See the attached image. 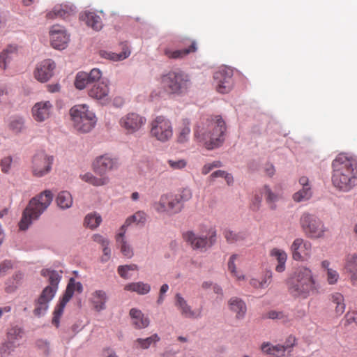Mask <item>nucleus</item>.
Instances as JSON below:
<instances>
[{"instance_id":"1","label":"nucleus","mask_w":357,"mask_h":357,"mask_svg":"<svg viewBox=\"0 0 357 357\" xmlns=\"http://www.w3.org/2000/svg\"><path fill=\"white\" fill-rule=\"evenodd\" d=\"M333 185L343 191H349L357 184L356 160L344 153H340L332 163Z\"/></svg>"},{"instance_id":"2","label":"nucleus","mask_w":357,"mask_h":357,"mask_svg":"<svg viewBox=\"0 0 357 357\" xmlns=\"http://www.w3.org/2000/svg\"><path fill=\"white\" fill-rule=\"evenodd\" d=\"M286 284L289 294L295 299H306L317 290L312 270L303 266L289 275Z\"/></svg>"},{"instance_id":"3","label":"nucleus","mask_w":357,"mask_h":357,"mask_svg":"<svg viewBox=\"0 0 357 357\" xmlns=\"http://www.w3.org/2000/svg\"><path fill=\"white\" fill-rule=\"evenodd\" d=\"M118 167L119 162L116 158L105 154L97 157L92 164L93 171L100 177H97L91 172H86L80 174L79 178L83 181L95 187L107 185L109 183L110 178L106 175V173L117 169Z\"/></svg>"},{"instance_id":"4","label":"nucleus","mask_w":357,"mask_h":357,"mask_svg":"<svg viewBox=\"0 0 357 357\" xmlns=\"http://www.w3.org/2000/svg\"><path fill=\"white\" fill-rule=\"evenodd\" d=\"M53 195L50 190H45L38 195L33 197L23 211L22 219L19 223L21 230H26L40 215L49 207L52 203Z\"/></svg>"},{"instance_id":"5","label":"nucleus","mask_w":357,"mask_h":357,"mask_svg":"<svg viewBox=\"0 0 357 357\" xmlns=\"http://www.w3.org/2000/svg\"><path fill=\"white\" fill-rule=\"evenodd\" d=\"M160 85L167 94L180 96L188 91L191 81L188 74L176 68L161 76Z\"/></svg>"},{"instance_id":"6","label":"nucleus","mask_w":357,"mask_h":357,"mask_svg":"<svg viewBox=\"0 0 357 357\" xmlns=\"http://www.w3.org/2000/svg\"><path fill=\"white\" fill-rule=\"evenodd\" d=\"M208 132H203L197 126L195 130L194 137L198 141L203 142L207 149H213L219 146L223 142V135L226 130L224 120L220 116H215L208 126Z\"/></svg>"},{"instance_id":"7","label":"nucleus","mask_w":357,"mask_h":357,"mask_svg":"<svg viewBox=\"0 0 357 357\" xmlns=\"http://www.w3.org/2000/svg\"><path fill=\"white\" fill-rule=\"evenodd\" d=\"M62 271L59 272L51 269H43L41 275L48 278L50 283V286L46 287L42 291L40 296L35 303L33 313L37 317L43 315L47 308L49 302L54 298L57 291L58 284L61 278Z\"/></svg>"},{"instance_id":"8","label":"nucleus","mask_w":357,"mask_h":357,"mask_svg":"<svg viewBox=\"0 0 357 357\" xmlns=\"http://www.w3.org/2000/svg\"><path fill=\"white\" fill-rule=\"evenodd\" d=\"M70 115L73 127L81 132H90L97 121L94 112L86 104L74 105L70 109Z\"/></svg>"},{"instance_id":"9","label":"nucleus","mask_w":357,"mask_h":357,"mask_svg":"<svg viewBox=\"0 0 357 357\" xmlns=\"http://www.w3.org/2000/svg\"><path fill=\"white\" fill-rule=\"evenodd\" d=\"M300 225L303 233L310 238H323L327 230L319 218L307 212L301 215Z\"/></svg>"},{"instance_id":"10","label":"nucleus","mask_w":357,"mask_h":357,"mask_svg":"<svg viewBox=\"0 0 357 357\" xmlns=\"http://www.w3.org/2000/svg\"><path fill=\"white\" fill-rule=\"evenodd\" d=\"M234 71L231 68H220L213 75L214 85L220 93H229L234 86Z\"/></svg>"},{"instance_id":"11","label":"nucleus","mask_w":357,"mask_h":357,"mask_svg":"<svg viewBox=\"0 0 357 357\" xmlns=\"http://www.w3.org/2000/svg\"><path fill=\"white\" fill-rule=\"evenodd\" d=\"M54 158L44 151L36 153L32 159L31 172L36 177H43L52 169Z\"/></svg>"},{"instance_id":"12","label":"nucleus","mask_w":357,"mask_h":357,"mask_svg":"<svg viewBox=\"0 0 357 357\" xmlns=\"http://www.w3.org/2000/svg\"><path fill=\"white\" fill-rule=\"evenodd\" d=\"M183 238L194 250H206L211 247L216 241V232L213 231L208 237L198 236L192 231H187L183 234Z\"/></svg>"},{"instance_id":"13","label":"nucleus","mask_w":357,"mask_h":357,"mask_svg":"<svg viewBox=\"0 0 357 357\" xmlns=\"http://www.w3.org/2000/svg\"><path fill=\"white\" fill-rule=\"evenodd\" d=\"M146 119L139 114L131 112L122 116L119 124L127 134H133L141 129L145 124Z\"/></svg>"},{"instance_id":"14","label":"nucleus","mask_w":357,"mask_h":357,"mask_svg":"<svg viewBox=\"0 0 357 357\" xmlns=\"http://www.w3.org/2000/svg\"><path fill=\"white\" fill-rule=\"evenodd\" d=\"M290 250L295 261H303L311 255L312 243L302 238H297L293 241Z\"/></svg>"},{"instance_id":"15","label":"nucleus","mask_w":357,"mask_h":357,"mask_svg":"<svg viewBox=\"0 0 357 357\" xmlns=\"http://www.w3.org/2000/svg\"><path fill=\"white\" fill-rule=\"evenodd\" d=\"M158 211L166 212L169 215H174L181 212L182 207L175 195L167 193L160 197L158 204Z\"/></svg>"},{"instance_id":"16","label":"nucleus","mask_w":357,"mask_h":357,"mask_svg":"<svg viewBox=\"0 0 357 357\" xmlns=\"http://www.w3.org/2000/svg\"><path fill=\"white\" fill-rule=\"evenodd\" d=\"M54 111L53 104L49 100L36 102L31 109L33 119L37 122H44L49 119Z\"/></svg>"},{"instance_id":"17","label":"nucleus","mask_w":357,"mask_h":357,"mask_svg":"<svg viewBox=\"0 0 357 357\" xmlns=\"http://www.w3.org/2000/svg\"><path fill=\"white\" fill-rule=\"evenodd\" d=\"M56 64L52 59H45L39 63L34 70V77L40 82H47L54 75Z\"/></svg>"},{"instance_id":"18","label":"nucleus","mask_w":357,"mask_h":357,"mask_svg":"<svg viewBox=\"0 0 357 357\" xmlns=\"http://www.w3.org/2000/svg\"><path fill=\"white\" fill-rule=\"evenodd\" d=\"M51 45L54 49L63 50L67 47L69 36L59 25H53L50 31Z\"/></svg>"},{"instance_id":"19","label":"nucleus","mask_w":357,"mask_h":357,"mask_svg":"<svg viewBox=\"0 0 357 357\" xmlns=\"http://www.w3.org/2000/svg\"><path fill=\"white\" fill-rule=\"evenodd\" d=\"M89 96L102 103L109 100V88L107 82H101L92 86L88 91Z\"/></svg>"},{"instance_id":"20","label":"nucleus","mask_w":357,"mask_h":357,"mask_svg":"<svg viewBox=\"0 0 357 357\" xmlns=\"http://www.w3.org/2000/svg\"><path fill=\"white\" fill-rule=\"evenodd\" d=\"M175 306L181 315L185 318L197 319L201 316V310H193L180 294H176L175 296Z\"/></svg>"},{"instance_id":"21","label":"nucleus","mask_w":357,"mask_h":357,"mask_svg":"<svg viewBox=\"0 0 357 357\" xmlns=\"http://www.w3.org/2000/svg\"><path fill=\"white\" fill-rule=\"evenodd\" d=\"M173 128L171 121L165 116H158V140L165 142L172 138Z\"/></svg>"},{"instance_id":"22","label":"nucleus","mask_w":357,"mask_h":357,"mask_svg":"<svg viewBox=\"0 0 357 357\" xmlns=\"http://www.w3.org/2000/svg\"><path fill=\"white\" fill-rule=\"evenodd\" d=\"M229 310L235 314L237 319H243L247 312V306L245 303L240 298L231 297L228 301Z\"/></svg>"},{"instance_id":"23","label":"nucleus","mask_w":357,"mask_h":357,"mask_svg":"<svg viewBox=\"0 0 357 357\" xmlns=\"http://www.w3.org/2000/svg\"><path fill=\"white\" fill-rule=\"evenodd\" d=\"M121 45L122 51L119 54L108 50H100L99 55L100 57L112 61H123L130 55V50L126 43H122Z\"/></svg>"},{"instance_id":"24","label":"nucleus","mask_w":357,"mask_h":357,"mask_svg":"<svg viewBox=\"0 0 357 357\" xmlns=\"http://www.w3.org/2000/svg\"><path fill=\"white\" fill-rule=\"evenodd\" d=\"M18 52L17 45H8L0 53V68L5 70L7 65L10 62L13 57Z\"/></svg>"},{"instance_id":"25","label":"nucleus","mask_w":357,"mask_h":357,"mask_svg":"<svg viewBox=\"0 0 357 357\" xmlns=\"http://www.w3.org/2000/svg\"><path fill=\"white\" fill-rule=\"evenodd\" d=\"M197 50V43L195 40H192L188 48L176 50L166 49L165 50V54L169 59H182L190 53L195 52Z\"/></svg>"},{"instance_id":"26","label":"nucleus","mask_w":357,"mask_h":357,"mask_svg":"<svg viewBox=\"0 0 357 357\" xmlns=\"http://www.w3.org/2000/svg\"><path fill=\"white\" fill-rule=\"evenodd\" d=\"M197 50V43L195 40H192L188 48L176 50L166 49L165 50V54L169 59H182L190 53L195 52Z\"/></svg>"},{"instance_id":"27","label":"nucleus","mask_w":357,"mask_h":357,"mask_svg":"<svg viewBox=\"0 0 357 357\" xmlns=\"http://www.w3.org/2000/svg\"><path fill=\"white\" fill-rule=\"evenodd\" d=\"M107 296L106 293L102 290H96L92 294L90 301L93 305L94 310L100 312L106 308V302Z\"/></svg>"},{"instance_id":"28","label":"nucleus","mask_w":357,"mask_h":357,"mask_svg":"<svg viewBox=\"0 0 357 357\" xmlns=\"http://www.w3.org/2000/svg\"><path fill=\"white\" fill-rule=\"evenodd\" d=\"M270 255L278 262L275 266V271L278 273L284 272L286 268L285 264L287 259V253L281 249L273 248L271 250Z\"/></svg>"},{"instance_id":"29","label":"nucleus","mask_w":357,"mask_h":357,"mask_svg":"<svg viewBox=\"0 0 357 357\" xmlns=\"http://www.w3.org/2000/svg\"><path fill=\"white\" fill-rule=\"evenodd\" d=\"M261 193L265 197L266 201L271 210L276 209L277 202L281 197L282 195L280 192H273L269 186L265 185L261 189Z\"/></svg>"},{"instance_id":"30","label":"nucleus","mask_w":357,"mask_h":357,"mask_svg":"<svg viewBox=\"0 0 357 357\" xmlns=\"http://www.w3.org/2000/svg\"><path fill=\"white\" fill-rule=\"evenodd\" d=\"M344 268L350 273L351 280L354 284L357 282V254H349L347 256Z\"/></svg>"},{"instance_id":"31","label":"nucleus","mask_w":357,"mask_h":357,"mask_svg":"<svg viewBox=\"0 0 357 357\" xmlns=\"http://www.w3.org/2000/svg\"><path fill=\"white\" fill-rule=\"evenodd\" d=\"M261 349L263 353L274 357H282L286 352L282 344L273 345L269 342H264L261 346Z\"/></svg>"},{"instance_id":"32","label":"nucleus","mask_w":357,"mask_h":357,"mask_svg":"<svg viewBox=\"0 0 357 357\" xmlns=\"http://www.w3.org/2000/svg\"><path fill=\"white\" fill-rule=\"evenodd\" d=\"M132 324L137 328H144L149 324V320L142 313L140 310L132 308L130 311Z\"/></svg>"},{"instance_id":"33","label":"nucleus","mask_w":357,"mask_h":357,"mask_svg":"<svg viewBox=\"0 0 357 357\" xmlns=\"http://www.w3.org/2000/svg\"><path fill=\"white\" fill-rule=\"evenodd\" d=\"M190 122L188 119L182 120L180 126L178 128L177 142L181 144L187 142L189 140L190 135Z\"/></svg>"},{"instance_id":"34","label":"nucleus","mask_w":357,"mask_h":357,"mask_svg":"<svg viewBox=\"0 0 357 357\" xmlns=\"http://www.w3.org/2000/svg\"><path fill=\"white\" fill-rule=\"evenodd\" d=\"M238 258L239 255L237 254H233L231 255L227 263L228 271L237 281H243L245 280V276L241 271L237 270L236 265L235 264L236 261Z\"/></svg>"},{"instance_id":"35","label":"nucleus","mask_w":357,"mask_h":357,"mask_svg":"<svg viewBox=\"0 0 357 357\" xmlns=\"http://www.w3.org/2000/svg\"><path fill=\"white\" fill-rule=\"evenodd\" d=\"M125 232V230H121L116 236V241L118 245L120 247L121 253L126 257L131 258L133 256V251L130 245H128L123 238Z\"/></svg>"},{"instance_id":"36","label":"nucleus","mask_w":357,"mask_h":357,"mask_svg":"<svg viewBox=\"0 0 357 357\" xmlns=\"http://www.w3.org/2000/svg\"><path fill=\"white\" fill-rule=\"evenodd\" d=\"M146 214L142 211L136 212L134 215L128 217L125 223L121 227V230H125L127 227L130 225L132 223H135L136 225H144L147 220Z\"/></svg>"},{"instance_id":"37","label":"nucleus","mask_w":357,"mask_h":357,"mask_svg":"<svg viewBox=\"0 0 357 357\" xmlns=\"http://www.w3.org/2000/svg\"><path fill=\"white\" fill-rule=\"evenodd\" d=\"M56 202L60 208L67 209L72 206L73 200L69 192L61 191L58 194L56 198Z\"/></svg>"},{"instance_id":"38","label":"nucleus","mask_w":357,"mask_h":357,"mask_svg":"<svg viewBox=\"0 0 357 357\" xmlns=\"http://www.w3.org/2000/svg\"><path fill=\"white\" fill-rule=\"evenodd\" d=\"M331 302L335 305V311L337 315H341L345 310L344 298L342 294L335 292L330 296Z\"/></svg>"},{"instance_id":"39","label":"nucleus","mask_w":357,"mask_h":357,"mask_svg":"<svg viewBox=\"0 0 357 357\" xmlns=\"http://www.w3.org/2000/svg\"><path fill=\"white\" fill-rule=\"evenodd\" d=\"M24 119L21 116L12 117L8 123V128L15 134L22 132L25 130Z\"/></svg>"},{"instance_id":"40","label":"nucleus","mask_w":357,"mask_h":357,"mask_svg":"<svg viewBox=\"0 0 357 357\" xmlns=\"http://www.w3.org/2000/svg\"><path fill=\"white\" fill-rule=\"evenodd\" d=\"M125 290L137 292L139 294H146L149 292L151 287L149 284L139 282H132L125 286Z\"/></svg>"},{"instance_id":"41","label":"nucleus","mask_w":357,"mask_h":357,"mask_svg":"<svg viewBox=\"0 0 357 357\" xmlns=\"http://www.w3.org/2000/svg\"><path fill=\"white\" fill-rule=\"evenodd\" d=\"M69 296L68 294L66 297H62L58 305L56 307L54 311V317L52 319V324H54L56 327L59 326V318L62 315L63 312L64 307L66 303L69 301Z\"/></svg>"},{"instance_id":"42","label":"nucleus","mask_w":357,"mask_h":357,"mask_svg":"<svg viewBox=\"0 0 357 357\" xmlns=\"http://www.w3.org/2000/svg\"><path fill=\"white\" fill-rule=\"evenodd\" d=\"M86 23L96 31H99L102 27L101 18L94 13H88L86 14Z\"/></svg>"},{"instance_id":"43","label":"nucleus","mask_w":357,"mask_h":357,"mask_svg":"<svg viewBox=\"0 0 357 357\" xmlns=\"http://www.w3.org/2000/svg\"><path fill=\"white\" fill-rule=\"evenodd\" d=\"M22 333L23 332L21 328L12 326L8 330L6 340H9L10 342L18 344L19 340L22 338Z\"/></svg>"},{"instance_id":"44","label":"nucleus","mask_w":357,"mask_h":357,"mask_svg":"<svg viewBox=\"0 0 357 357\" xmlns=\"http://www.w3.org/2000/svg\"><path fill=\"white\" fill-rule=\"evenodd\" d=\"M224 236L229 243H234L243 241L245 238V234L243 232H235L229 229L224 231Z\"/></svg>"},{"instance_id":"45","label":"nucleus","mask_w":357,"mask_h":357,"mask_svg":"<svg viewBox=\"0 0 357 357\" xmlns=\"http://www.w3.org/2000/svg\"><path fill=\"white\" fill-rule=\"evenodd\" d=\"M91 83L88 73L86 72H79L75 77V86L77 89H84L88 84Z\"/></svg>"},{"instance_id":"46","label":"nucleus","mask_w":357,"mask_h":357,"mask_svg":"<svg viewBox=\"0 0 357 357\" xmlns=\"http://www.w3.org/2000/svg\"><path fill=\"white\" fill-rule=\"evenodd\" d=\"M101 221L102 218L100 215L96 213H90L86 216L84 225L91 229H95L99 226Z\"/></svg>"},{"instance_id":"47","label":"nucleus","mask_w":357,"mask_h":357,"mask_svg":"<svg viewBox=\"0 0 357 357\" xmlns=\"http://www.w3.org/2000/svg\"><path fill=\"white\" fill-rule=\"evenodd\" d=\"M312 196V191L310 187H303L298 192L293 195V199L295 202H301L308 200Z\"/></svg>"},{"instance_id":"48","label":"nucleus","mask_w":357,"mask_h":357,"mask_svg":"<svg viewBox=\"0 0 357 357\" xmlns=\"http://www.w3.org/2000/svg\"><path fill=\"white\" fill-rule=\"evenodd\" d=\"M175 196L179 202V204L181 205L183 209L184 203L192 198V193L190 189L185 188H183L178 194H176Z\"/></svg>"},{"instance_id":"49","label":"nucleus","mask_w":357,"mask_h":357,"mask_svg":"<svg viewBox=\"0 0 357 357\" xmlns=\"http://www.w3.org/2000/svg\"><path fill=\"white\" fill-rule=\"evenodd\" d=\"M18 344H15L13 342H10L9 340H6V341L2 343L0 347V354L2 357L8 356L13 352L15 349L17 347Z\"/></svg>"},{"instance_id":"50","label":"nucleus","mask_w":357,"mask_h":357,"mask_svg":"<svg viewBox=\"0 0 357 357\" xmlns=\"http://www.w3.org/2000/svg\"><path fill=\"white\" fill-rule=\"evenodd\" d=\"M156 335H153L149 337L142 339L139 338L134 342V347L136 349H147L155 341Z\"/></svg>"},{"instance_id":"51","label":"nucleus","mask_w":357,"mask_h":357,"mask_svg":"<svg viewBox=\"0 0 357 357\" xmlns=\"http://www.w3.org/2000/svg\"><path fill=\"white\" fill-rule=\"evenodd\" d=\"M67 15L68 13L65 10L60 7H56L52 11L49 12L46 16L48 19H54L56 17L64 18Z\"/></svg>"},{"instance_id":"52","label":"nucleus","mask_w":357,"mask_h":357,"mask_svg":"<svg viewBox=\"0 0 357 357\" xmlns=\"http://www.w3.org/2000/svg\"><path fill=\"white\" fill-rule=\"evenodd\" d=\"M168 164L172 169H182L187 165V161L184 159H180L178 160H169Z\"/></svg>"},{"instance_id":"53","label":"nucleus","mask_w":357,"mask_h":357,"mask_svg":"<svg viewBox=\"0 0 357 357\" xmlns=\"http://www.w3.org/2000/svg\"><path fill=\"white\" fill-rule=\"evenodd\" d=\"M273 273L271 271H266L262 277L259 279L262 288L265 289L268 287L272 281Z\"/></svg>"},{"instance_id":"54","label":"nucleus","mask_w":357,"mask_h":357,"mask_svg":"<svg viewBox=\"0 0 357 357\" xmlns=\"http://www.w3.org/2000/svg\"><path fill=\"white\" fill-rule=\"evenodd\" d=\"M344 325L355 324L357 326V311L348 312L344 316Z\"/></svg>"},{"instance_id":"55","label":"nucleus","mask_w":357,"mask_h":357,"mask_svg":"<svg viewBox=\"0 0 357 357\" xmlns=\"http://www.w3.org/2000/svg\"><path fill=\"white\" fill-rule=\"evenodd\" d=\"M339 279L338 273L332 268H328L327 271V282L329 284H335Z\"/></svg>"},{"instance_id":"56","label":"nucleus","mask_w":357,"mask_h":357,"mask_svg":"<svg viewBox=\"0 0 357 357\" xmlns=\"http://www.w3.org/2000/svg\"><path fill=\"white\" fill-rule=\"evenodd\" d=\"M128 270L130 271H135L138 270V266L136 264H130L119 266L118 267V273L120 276H126L125 271Z\"/></svg>"},{"instance_id":"57","label":"nucleus","mask_w":357,"mask_h":357,"mask_svg":"<svg viewBox=\"0 0 357 357\" xmlns=\"http://www.w3.org/2000/svg\"><path fill=\"white\" fill-rule=\"evenodd\" d=\"M75 291V281L73 278H70L63 297H66L67 296V294H68V295H70L69 296V301H70V298L73 297Z\"/></svg>"},{"instance_id":"58","label":"nucleus","mask_w":357,"mask_h":357,"mask_svg":"<svg viewBox=\"0 0 357 357\" xmlns=\"http://www.w3.org/2000/svg\"><path fill=\"white\" fill-rule=\"evenodd\" d=\"M89 79L91 82L98 81L102 77V72L98 68H93L89 73H88Z\"/></svg>"},{"instance_id":"59","label":"nucleus","mask_w":357,"mask_h":357,"mask_svg":"<svg viewBox=\"0 0 357 357\" xmlns=\"http://www.w3.org/2000/svg\"><path fill=\"white\" fill-rule=\"evenodd\" d=\"M12 158L10 156H7L3 158L1 161V167L2 172L4 173H8L10 170L11 163H12Z\"/></svg>"},{"instance_id":"60","label":"nucleus","mask_w":357,"mask_h":357,"mask_svg":"<svg viewBox=\"0 0 357 357\" xmlns=\"http://www.w3.org/2000/svg\"><path fill=\"white\" fill-rule=\"evenodd\" d=\"M19 285L18 282L13 281V278H11L6 282L5 290L7 293H12Z\"/></svg>"},{"instance_id":"61","label":"nucleus","mask_w":357,"mask_h":357,"mask_svg":"<svg viewBox=\"0 0 357 357\" xmlns=\"http://www.w3.org/2000/svg\"><path fill=\"white\" fill-rule=\"evenodd\" d=\"M296 339L293 335H289L287 339L284 344H282L284 347L285 351H288L291 349H292L295 344H296Z\"/></svg>"},{"instance_id":"62","label":"nucleus","mask_w":357,"mask_h":357,"mask_svg":"<svg viewBox=\"0 0 357 357\" xmlns=\"http://www.w3.org/2000/svg\"><path fill=\"white\" fill-rule=\"evenodd\" d=\"M261 202V196L259 195H255V197L253 198L251 204V208L252 211H257L259 210L260 205Z\"/></svg>"},{"instance_id":"63","label":"nucleus","mask_w":357,"mask_h":357,"mask_svg":"<svg viewBox=\"0 0 357 357\" xmlns=\"http://www.w3.org/2000/svg\"><path fill=\"white\" fill-rule=\"evenodd\" d=\"M13 268L11 261L6 260L0 264V275L4 274L7 271Z\"/></svg>"},{"instance_id":"64","label":"nucleus","mask_w":357,"mask_h":357,"mask_svg":"<svg viewBox=\"0 0 357 357\" xmlns=\"http://www.w3.org/2000/svg\"><path fill=\"white\" fill-rule=\"evenodd\" d=\"M93 239L95 242L100 244L102 247L109 244L108 239L105 238L100 234H94L93 236Z\"/></svg>"}]
</instances>
